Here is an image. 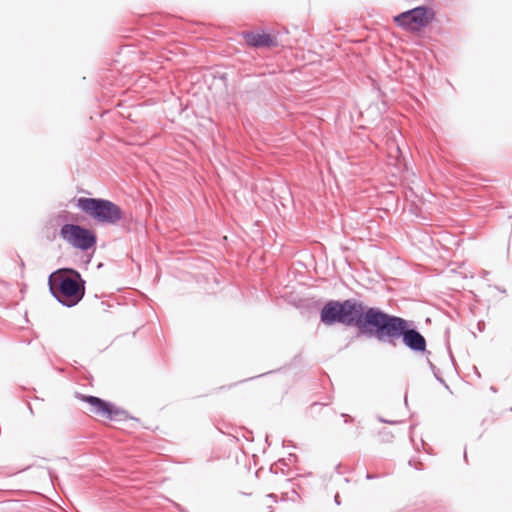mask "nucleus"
I'll return each instance as SVG.
<instances>
[{
  "instance_id": "obj_2",
  "label": "nucleus",
  "mask_w": 512,
  "mask_h": 512,
  "mask_svg": "<svg viewBox=\"0 0 512 512\" xmlns=\"http://www.w3.org/2000/svg\"><path fill=\"white\" fill-rule=\"evenodd\" d=\"M375 339L392 346H396L397 341L401 339L412 352L421 354L427 352L426 339L413 326V322L389 313H385Z\"/></svg>"
},
{
  "instance_id": "obj_11",
  "label": "nucleus",
  "mask_w": 512,
  "mask_h": 512,
  "mask_svg": "<svg viewBox=\"0 0 512 512\" xmlns=\"http://www.w3.org/2000/svg\"><path fill=\"white\" fill-rule=\"evenodd\" d=\"M156 228H158V231H159V232H162V229L160 228V226H159V225H156Z\"/></svg>"
},
{
  "instance_id": "obj_5",
  "label": "nucleus",
  "mask_w": 512,
  "mask_h": 512,
  "mask_svg": "<svg viewBox=\"0 0 512 512\" xmlns=\"http://www.w3.org/2000/svg\"><path fill=\"white\" fill-rule=\"evenodd\" d=\"M434 18L435 12L432 8L419 6L395 16L394 22L407 31L417 32L427 27Z\"/></svg>"
},
{
  "instance_id": "obj_12",
  "label": "nucleus",
  "mask_w": 512,
  "mask_h": 512,
  "mask_svg": "<svg viewBox=\"0 0 512 512\" xmlns=\"http://www.w3.org/2000/svg\"><path fill=\"white\" fill-rule=\"evenodd\" d=\"M156 228H158V231H159V232H162V229L160 228V226H159V225H156Z\"/></svg>"
},
{
  "instance_id": "obj_3",
  "label": "nucleus",
  "mask_w": 512,
  "mask_h": 512,
  "mask_svg": "<svg viewBox=\"0 0 512 512\" xmlns=\"http://www.w3.org/2000/svg\"><path fill=\"white\" fill-rule=\"evenodd\" d=\"M49 290L66 307L77 305L85 295V281L74 269L58 270L48 279Z\"/></svg>"
},
{
  "instance_id": "obj_1",
  "label": "nucleus",
  "mask_w": 512,
  "mask_h": 512,
  "mask_svg": "<svg viewBox=\"0 0 512 512\" xmlns=\"http://www.w3.org/2000/svg\"><path fill=\"white\" fill-rule=\"evenodd\" d=\"M385 313L355 298L330 300L320 310V321L326 326L354 327L360 336L375 339Z\"/></svg>"
},
{
  "instance_id": "obj_4",
  "label": "nucleus",
  "mask_w": 512,
  "mask_h": 512,
  "mask_svg": "<svg viewBox=\"0 0 512 512\" xmlns=\"http://www.w3.org/2000/svg\"><path fill=\"white\" fill-rule=\"evenodd\" d=\"M78 207L99 222L115 223L124 220L120 207L109 200L79 198Z\"/></svg>"
},
{
  "instance_id": "obj_10",
  "label": "nucleus",
  "mask_w": 512,
  "mask_h": 512,
  "mask_svg": "<svg viewBox=\"0 0 512 512\" xmlns=\"http://www.w3.org/2000/svg\"><path fill=\"white\" fill-rule=\"evenodd\" d=\"M334 500H335V503H336V504H338V505L340 504V501H339V495H338V494L335 496V499H334Z\"/></svg>"
},
{
  "instance_id": "obj_15",
  "label": "nucleus",
  "mask_w": 512,
  "mask_h": 512,
  "mask_svg": "<svg viewBox=\"0 0 512 512\" xmlns=\"http://www.w3.org/2000/svg\"><path fill=\"white\" fill-rule=\"evenodd\" d=\"M367 478H368V479H371V478H372V475L367 474Z\"/></svg>"
},
{
  "instance_id": "obj_14",
  "label": "nucleus",
  "mask_w": 512,
  "mask_h": 512,
  "mask_svg": "<svg viewBox=\"0 0 512 512\" xmlns=\"http://www.w3.org/2000/svg\"><path fill=\"white\" fill-rule=\"evenodd\" d=\"M268 497L274 498L275 495L274 494H269Z\"/></svg>"
},
{
  "instance_id": "obj_7",
  "label": "nucleus",
  "mask_w": 512,
  "mask_h": 512,
  "mask_svg": "<svg viewBox=\"0 0 512 512\" xmlns=\"http://www.w3.org/2000/svg\"><path fill=\"white\" fill-rule=\"evenodd\" d=\"M77 398L91 405V411L96 415L105 416L110 420H123L127 417L125 410L92 395L77 393Z\"/></svg>"
},
{
  "instance_id": "obj_8",
  "label": "nucleus",
  "mask_w": 512,
  "mask_h": 512,
  "mask_svg": "<svg viewBox=\"0 0 512 512\" xmlns=\"http://www.w3.org/2000/svg\"><path fill=\"white\" fill-rule=\"evenodd\" d=\"M243 38L251 47H271L275 44L274 38L265 32H244Z\"/></svg>"
},
{
  "instance_id": "obj_6",
  "label": "nucleus",
  "mask_w": 512,
  "mask_h": 512,
  "mask_svg": "<svg viewBox=\"0 0 512 512\" xmlns=\"http://www.w3.org/2000/svg\"><path fill=\"white\" fill-rule=\"evenodd\" d=\"M60 236L70 246L81 251L95 249L97 235L84 226H61Z\"/></svg>"
},
{
  "instance_id": "obj_13",
  "label": "nucleus",
  "mask_w": 512,
  "mask_h": 512,
  "mask_svg": "<svg viewBox=\"0 0 512 512\" xmlns=\"http://www.w3.org/2000/svg\"><path fill=\"white\" fill-rule=\"evenodd\" d=\"M156 228H158V231H159V232H162V229L160 228V226H159V225H156Z\"/></svg>"
},
{
  "instance_id": "obj_9",
  "label": "nucleus",
  "mask_w": 512,
  "mask_h": 512,
  "mask_svg": "<svg viewBox=\"0 0 512 512\" xmlns=\"http://www.w3.org/2000/svg\"><path fill=\"white\" fill-rule=\"evenodd\" d=\"M342 417L344 418V421H345L346 423H348V422H352V420H353V419H352L349 415H347V414H342Z\"/></svg>"
}]
</instances>
